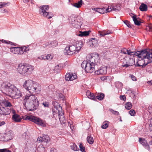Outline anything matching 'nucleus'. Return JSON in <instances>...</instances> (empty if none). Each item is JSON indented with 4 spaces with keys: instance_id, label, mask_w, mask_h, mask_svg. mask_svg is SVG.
<instances>
[{
    "instance_id": "obj_1",
    "label": "nucleus",
    "mask_w": 152,
    "mask_h": 152,
    "mask_svg": "<svg viewBox=\"0 0 152 152\" xmlns=\"http://www.w3.org/2000/svg\"><path fill=\"white\" fill-rule=\"evenodd\" d=\"M34 67L28 64H19L17 69L18 72L24 76H26L31 73L34 70Z\"/></svg>"
},
{
    "instance_id": "obj_2",
    "label": "nucleus",
    "mask_w": 152,
    "mask_h": 152,
    "mask_svg": "<svg viewBox=\"0 0 152 152\" xmlns=\"http://www.w3.org/2000/svg\"><path fill=\"white\" fill-rule=\"evenodd\" d=\"M26 108L29 111H32L37 109L39 105V102L37 98L36 100H32L25 102L23 103Z\"/></svg>"
},
{
    "instance_id": "obj_3",
    "label": "nucleus",
    "mask_w": 152,
    "mask_h": 152,
    "mask_svg": "<svg viewBox=\"0 0 152 152\" xmlns=\"http://www.w3.org/2000/svg\"><path fill=\"white\" fill-rule=\"evenodd\" d=\"M81 66L82 68L84 69L87 72L91 73L95 70V65L94 64L91 62L90 60L89 61H83L81 64Z\"/></svg>"
},
{
    "instance_id": "obj_4",
    "label": "nucleus",
    "mask_w": 152,
    "mask_h": 152,
    "mask_svg": "<svg viewBox=\"0 0 152 152\" xmlns=\"http://www.w3.org/2000/svg\"><path fill=\"white\" fill-rule=\"evenodd\" d=\"M76 50L75 43L73 40L71 42L69 45L65 48L64 51L65 54L71 55L77 54V53L76 52Z\"/></svg>"
},
{
    "instance_id": "obj_5",
    "label": "nucleus",
    "mask_w": 152,
    "mask_h": 152,
    "mask_svg": "<svg viewBox=\"0 0 152 152\" xmlns=\"http://www.w3.org/2000/svg\"><path fill=\"white\" fill-rule=\"evenodd\" d=\"M40 13L41 14L46 17L48 19L51 18L53 16V14L50 12H47L49 8L48 5H44L41 6L40 7Z\"/></svg>"
},
{
    "instance_id": "obj_6",
    "label": "nucleus",
    "mask_w": 152,
    "mask_h": 152,
    "mask_svg": "<svg viewBox=\"0 0 152 152\" xmlns=\"http://www.w3.org/2000/svg\"><path fill=\"white\" fill-rule=\"evenodd\" d=\"M124 59L125 61L122 64V66L127 68L134 64V56H126Z\"/></svg>"
},
{
    "instance_id": "obj_7",
    "label": "nucleus",
    "mask_w": 152,
    "mask_h": 152,
    "mask_svg": "<svg viewBox=\"0 0 152 152\" xmlns=\"http://www.w3.org/2000/svg\"><path fill=\"white\" fill-rule=\"evenodd\" d=\"M70 23L72 26L76 28H79L80 27L81 23L80 21L78 19V18H76L75 15H71L69 18Z\"/></svg>"
},
{
    "instance_id": "obj_8",
    "label": "nucleus",
    "mask_w": 152,
    "mask_h": 152,
    "mask_svg": "<svg viewBox=\"0 0 152 152\" xmlns=\"http://www.w3.org/2000/svg\"><path fill=\"white\" fill-rule=\"evenodd\" d=\"M8 87L9 92L11 94L12 97L18 99L21 96L22 94L20 91L15 87L12 88V86H7Z\"/></svg>"
},
{
    "instance_id": "obj_9",
    "label": "nucleus",
    "mask_w": 152,
    "mask_h": 152,
    "mask_svg": "<svg viewBox=\"0 0 152 152\" xmlns=\"http://www.w3.org/2000/svg\"><path fill=\"white\" fill-rule=\"evenodd\" d=\"M25 144L26 145L25 148L26 152H35L36 150V144L28 140Z\"/></svg>"
},
{
    "instance_id": "obj_10",
    "label": "nucleus",
    "mask_w": 152,
    "mask_h": 152,
    "mask_svg": "<svg viewBox=\"0 0 152 152\" xmlns=\"http://www.w3.org/2000/svg\"><path fill=\"white\" fill-rule=\"evenodd\" d=\"M25 119L31 121L39 125L43 126L45 125L44 121L41 119L34 116H27L26 117Z\"/></svg>"
},
{
    "instance_id": "obj_11",
    "label": "nucleus",
    "mask_w": 152,
    "mask_h": 152,
    "mask_svg": "<svg viewBox=\"0 0 152 152\" xmlns=\"http://www.w3.org/2000/svg\"><path fill=\"white\" fill-rule=\"evenodd\" d=\"M138 57L139 58H141L142 59V61L144 62V63L142 64V65H140L138 64V62H137L136 64H134L135 66H141L143 68L145 67L148 64L152 62V61L151 60V58H148V57H141V55H139L138 54Z\"/></svg>"
},
{
    "instance_id": "obj_12",
    "label": "nucleus",
    "mask_w": 152,
    "mask_h": 152,
    "mask_svg": "<svg viewBox=\"0 0 152 152\" xmlns=\"http://www.w3.org/2000/svg\"><path fill=\"white\" fill-rule=\"evenodd\" d=\"M135 55H141V57H148L152 58V50L148 52L146 50H142L140 51H137L135 53Z\"/></svg>"
},
{
    "instance_id": "obj_13",
    "label": "nucleus",
    "mask_w": 152,
    "mask_h": 152,
    "mask_svg": "<svg viewBox=\"0 0 152 152\" xmlns=\"http://www.w3.org/2000/svg\"><path fill=\"white\" fill-rule=\"evenodd\" d=\"M55 108L57 110L60 121L61 123L64 124L66 122L65 118L64 116V113L62 111V107L59 105L58 107H55Z\"/></svg>"
},
{
    "instance_id": "obj_14",
    "label": "nucleus",
    "mask_w": 152,
    "mask_h": 152,
    "mask_svg": "<svg viewBox=\"0 0 152 152\" xmlns=\"http://www.w3.org/2000/svg\"><path fill=\"white\" fill-rule=\"evenodd\" d=\"M11 108L4 107L2 105L1 107V110L0 114L1 115L6 116V118L10 116V114L11 112Z\"/></svg>"
},
{
    "instance_id": "obj_15",
    "label": "nucleus",
    "mask_w": 152,
    "mask_h": 152,
    "mask_svg": "<svg viewBox=\"0 0 152 152\" xmlns=\"http://www.w3.org/2000/svg\"><path fill=\"white\" fill-rule=\"evenodd\" d=\"M90 61L91 62H93L94 64H95L96 65H97L100 62V59L98 54L92 53L91 56Z\"/></svg>"
},
{
    "instance_id": "obj_16",
    "label": "nucleus",
    "mask_w": 152,
    "mask_h": 152,
    "mask_svg": "<svg viewBox=\"0 0 152 152\" xmlns=\"http://www.w3.org/2000/svg\"><path fill=\"white\" fill-rule=\"evenodd\" d=\"M50 138L49 136L46 135H44L42 137H39L37 139V140L40 142H42L44 145H46V144L49 141Z\"/></svg>"
},
{
    "instance_id": "obj_17",
    "label": "nucleus",
    "mask_w": 152,
    "mask_h": 152,
    "mask_svg": "<svg viewBox=\"0 0 152 152\" xmlns=\"http://www.w3.org/2000/svg\"><path fill=\"white\" fill-rule=\"evenodd\" d=\"M77 77V76L75 74L72 73H67L65 76V78L66 80H73L76 79Z\"/></svg>"
},
{
    "instance_id": "obj_18",
    "label": "nucleus",
    "mask_w": 152,
    "mask_h": 152,
    "mask_svg": "<svg viewBox=\"0 0 152 152\" xmlns=\"http://www.w3.org/2000/svg\"><path fill=\"white\" fill-rule=\"evenodd\" d=\"M139 142L141 144L144 146L146 149L148 151L150 150L149 145L147 141L144 138L141 137L139 138Z\"/></svg>"
},
{
    "instance_id": "obj_19",
    "label": "nucleus",
    "mask_w": 152,
    "mask_h": 152,
    "mask_svg": "<svg viewBox=\"0 0 152 152\" xmlns=\"http://www.w3.org/2000/svg\"><path fill=\"white\" fill-rule=\"evenodd\" d=\"M77 50L76 52L78 53L83 46V43L81 41L74 40Z\"/></svg>"
},
{
    "instance_id": "obj_20",
    "label": "nucleus",
    "mask_w": 152,
    "mask_h": 152,
    "mask_svg": "<svg viewBox=\"0 0 152 152\" xmlns=\"http://www.w3.org/2000/svg\"><path fill=\"white\" fill-rule=\"evenodd\" d=\"M106 72L107 68L105 67H101L95 72V74L97 75L99 74H105L106 73Z\"/></svg>"
},
{
    "instance_id": "obj_21",
    "label": "nucleus",
    "mask_w": 152,
    "mask_h": 152,
    "mask_svg": "<svg viewBox=\"0 0 152 152\" xmlns=\"http://www.w3.org/2000/svg\"><path fill=\"white\" fill-rule=\"evenodd\" d=\"M13 136L12 132L11 130L9 131L3 135V137H4L6 140H7L12 139Z\"/></svg>"
},
{
    "instance_id": "obj_22",
    "label": "nucleus",
    "mask_w": 152,
    "mask_h": 152,
    "mask_svg": "<svg viewBox=\"0 0 152 152\" xmlns=\"http://www.w3.org/2000/svg\"><path fill=\"white\" fill-rule=\"evenodd\" d=\"M39 85V84L36 82L31 80H28L25 81L23 86H33Z\"/></svg>"
},
{
    "instance_id": "obj_23",
    "label": "nucleus",
    "mask_w": 152,
    "mask_h": 152,
    "mask_svg": "<svg viewBox=\"0 0 152 152\" xmlns=\"http://www.w3.org/2000/svg\"><path fill=\"white\" fill-rule=\"evenodd\" d=\"M37 97L34 95H26L25 96V98L24 99L23 103L25 102L31 101L32 100H36Z\"/></svg>"
},
{
    "instance_id": "obj_24",
    "label": "nucleus",
    "mask_w": 152,
    "mask_h": 152,
    "mask_svg": "<svg viewBox=\"0 0 152 152\" xmlns=\"http://www.w3.org/2000/svg\"><path fill=\"white\" fill-rule=\"evenodd\" d=\"M24 88L31 93H33L36 91L37 88L34 86H24Z\"/></svg>"
},
{
    "instance_id": "obj_25",
    "label": "nucleus",
    "mask_w": 152,
    "mask_h": 152,
    "mask_svg": "<svg viewBox=\"0 0 152 152\" xmlns=\"http://www.w3.org/2000/svg\"><path fill=\"white\" fill-rule=\"evenodd\" d=\"M10 49V51L13 53L20 54V48L18 47H11Z\"/></svg>"
},
{
    "instance_id": "obj_26",
    "label": "nucleus",
    "mask_w": 152,
    "mask_h": 152,
    "mask_svg": "<svg viewBox=\"0 0 152 152\" xmlns=\"http://www.w3.org/2000/svg\"><path fill=\"white\" fill-rule=\"evenodd\" d=\"M13 120L16 122H20L21 118L20 115L16 114H14L12 117Z\"/></svg>"
},
{
    "instance_id": "obj_27",
    "label": "nucleus",
    "mask_w": 152,
    "mask_h": 152,
    "mask_svg": "<svg viewBox=\"0 0 152 152\" xmlns=\"http://www.w3.org/2000/svg\"><path fill=\"white\" fill-rule=\"evenodd\" d=\"M133 20L135 24L137 26H140L141 23L140 21L138 20V19H139V18H136V15H134L132 17Z\"/></svg>"
},
{
    "instance_id": "obj_28",
    "label": "nucleus",
    "mask_w": 152,
    "mask_h": 152,
    "mask_svg": "<svg viewBox=\"0 0 152 152\" xmlns=\"http://www.w3.org/2000/svg\"><path fill=\"white\" fill-rule=\"evenodd\" d=\"M91 31H80L79 33L78 34V35L81 37L88 36L89 35L90 32Z\"/></svg>"
},
{
    "instance_id": "obj_29",
    "label": "nucleus",
    "mask_w": 152,
    "mask_h": 152,
    "mask_svg": "<svg viewBox=\"0 0 152 152\" xmlns=\"http://www.w3.org/2000/svg\"><path fill=\"white\" fill-rule=\"evenodd\" d=\"M1 103V105H3V106L4 107L11 108V107H12V105L11 103L8 101L3 102Z\"/></svg>"
},
{
    "instance_id": "obj_30",
    "label": "nucleus",
    "mask_w": 152,
    "mask_h": 152,
    "mask_svg": "<svg viewBox=\"0 0 152 152\" xmlns=\"http://www.w3.org/2000/svg\"><path fill=\"white\" fill-rule=\"evenodd\" d=\"M86 95L89 98L91 99L94 100L96 98L94 94L91 93L89 91H87Z\"/></svg>"
},
{
    "instance_id": "obj_31",
    "label": "nucleus",
    "mask_w": 152,
    "mask_h": 152,
    "mask_svg": "<svg viewBox=\"0 0 152 152\" xmlns=\"http://www.w3.org/2000/svg\"><path fill=\"white\" fill-rule=\"evenodd\" d=\"M62 68L61 64H59L56 66L54 68V72L57 73L59 72L60 70Z\"/></svg>"
},
{
    "instance_id": "obj_32",
    "label": "nucleus",
    "mask_w": 152,
    "mask_h": 152,
    "mask_svg": "<svg viewBox=\"0 0 152 152\" xmlns=\"http://www.w3.org/2000/svg\"><path fill=\"white\" fill-rule=\"evenodd\" d=\"M140 10L142 11H146L148 10V7L147 5L142 3L139 7Z\"/></svg>"
},
{
    "instance_id": "obj_33",
    "label": "nucleus",
    "mask_w": 152,
    "mask_h": 152,
    "mask_svg": "<svg viewBox=\"0 0 152 152\" xmlns=\"http://www.w3.org/2000/svg\"><path fill=\"white\" fill-rule=\"evenodd\" d=\"M104 97V94L101 93H99L96 96V98L99 100H102Z\"/></svg>"
},
{
    "instance_id": "obj_34",
    "label": "nucleus",
    "mask_w": 152,
    "mask_h": 152,
    "mask_svg": "<svg viewBox=\"0 0 152 152\" xmlns=\"http://www.w3.org/2000/svg\"><path fill=\"white\" fill-rule=\"evenodd\" d=\"M37 151L39 152H44L45 149L44 145H41L39 146L37 149Z\"/></svg>"
},
{
    "instance_id": "obj_35",
    "label": "nucleus",
    "mask_w": 152,
    "mask_h": 152,
    "mask_svg": "<svg viewBox=\"0 0 152 152\" xmlns=\"http://www.w3.org/2000/svg\"><path fill=\"white\" fill-rule=\"evenodd\" d=\"M89 43L90 44H92V46L96 45L97 44V41L95 38H92L89 40Z\"/></svg>"
},
{
    "instance_id": "obj_36",
    "label": "nucleus",
    "mask_w": 152,
    "mask_h": 152,
    "mask_svg": "<svg viewBox=\"0 0 152 152\" xmlns=\"http://www.w3.org/2000/svg\"><path fill=\"white\" fill-rule=\"evenodd\" d=\"M82 0H80L78 1L77 2L75 3L74 4L73 6L77 8L80 7L82 5Z\"/></svg>"
},
{
    "instance_id": "obj_37",
    "label": "nucleus",
    "mask_w": 152,
    "mask_h": 152,
    "mask_svg": "<svg viewBox=\"0 0 152 152\" xmlns=\"http://www.w3.org/2000/svg\"><path fill=\"white\" fill-rule=\"evenodd\" d=\"M86 139L87 142L90 144H92L94 142L93 137L91 136H88Z\"/></svg>"
},
{
    "instance_id": "obj_38",
    "label": "nucleus",
    "mask_w": 152,
    "mask_h": 152,
    "mask_svg": "<svg viewBox=\"0 0 152 152\" xmlns=\"http://www.w3.org/2000/svg\"><path fill=\"white\" fill-rule=\"evenodd\" d=\"M108 121H107L104 122L101 126L102 128L104 129H106L108 127Z\"/></svg>"
},
{
    "instance_id": "obj_39",
    "label": "nucleus",
    "mask_w": 152,
    "mask_h": 152,
    "mask_svg": "<svg viewBox=\"0 0 152 152\" xmlns=\"http://www.w3.org/2000/svg\"><path fill=\"white\" fill-rule=\"evenodd\" d=\"M58 44V42L56 40H54L50 42V45L51 48L56 47Z\"/></svg>"
},
{
    "instance_id": "obj_40",
    "label": "nucleus",
    "mask_w": 152,
    "mask_h": 152,
    "mask_svg": "<svg viewBox=\"0 0 152 152\" xmlns=\"http://www.w3.org/2000/svg\"><path fill=\"white\" fill-rule=\"evenodd\" d=\"M132 107V104L131 102H128L125 104V107L128 110L130 109Z\"/></svg>"
},
{
    "instance_id": "obj_41",
    "label": "nucleus",
    "mask_w": 152,
    "mask_h": 152,
    "mask_svg": "<svg viewBox=\"0 0 152 152\" xmlns=\"http://www.w3.org/2000/svg\"><path fill=\"white\" fill-rule=\"evenodd\" d=\"M20 54H23L25 52H26L27 51L26 49H27V48L26 47H21L20 48Z\"/></svg>"
},
{
    "instance_id": "obj_42",
    "label": "nucleus",
    "mask_w": 152,
    "mask_h": 152,
    "mask_svg": "<svg viewBox=\"0 0 152 152\" xmlns=\"http://www.w3.org/2000/svg\"><path fill=\"white\" fill-rule=\"evenodd\" d=\"M42 46L44 48H51L50 45V42H49L43 44Z\"/></svg>"
},
{
    "instance_id": "obj_43",
    "label": "nucleus",
    "mask_w": 152,
    "mask_h": 152,
    "mask_svg": "<svg viewBox=\"0 0 152 152\" xmlns=\"http://www.w3.org/2000/svg\"><path fill=\"white\" fill-rule=\"evenodd\" d=\"M70 147L71 149L74 151L79 150V148L77 147V145L75 143H73V145H71Z\"/></svg>"
},
{
    "instance_id": "obj_44",
    "label": "nucleus",
    "mask_w": 152,
    "mask_h": 152,
    "mask_svg": "<svg viewBox=\"0 0 152 152\" xmlns=\"http://www.w3.org/2000/svg\"><path fill=\"white\" fill-rule=\"evenodd\" d=\"M105 8L103 7L102 8H98L97 12L100 14H103L105 13Z\"/></svg>"
},
{
    "instance_id": "obj_45",
    "label": "nucleus",
    "mask_w": 152,
    "mask_h": 152,
    "mask_svg": "<svg viewBox=\"0 0 152 152\" xmlns=\"http://www.w3.org/2000/svg\"><path fill=\"white\" fill-rule=\"evenodd\" d=\"M79 148L80 150L82 152H86L85 151V147L83 146L82 143H80L79 145Z\"/></svg>"
},
{
    "instance_id": "obj_46",
    "label": "nucleus",
    "mask_w": 152,
    "mask_h": 152,
    "mask_svg": "<svg viewBox=\"0 0 152 152\" xmlns=\"http://www.w3.org/2000/svg\"><path fill=\"white\" fill-rule=\"evenodd\" d=\"M124 23L129 28H131L132 26L130 22L127 20H125L123 21Z\"/></svg>"
},
{
    "instance_id": "obj_47",
    "label": "nucleus",
    "mask_w": 152,
    "mask_h": 152,
    "mask_svg": "<svg viewBox=\"0 0 152 152\" xmlns=\"http://www.w3.org/2000/svg\"><path fill=\"white\" fill-rule=\"evenodd\" d=\"M99 33L101 37H103L109 34L107 32H106L105 31H99Z\"/></svg>"
},
{
    "instance_id": "obj_48",
    "label": "nucleus",
    "mask_w": 152,
    "mask_h": 152,
    "mask_svg": "<svg viewBox=\"0 0 152 152\" xmlns=\"http://www.w3.org/2000/svg\"><path fill=\"white\" fill-rule=\"evenodd\" d=\"M109 110L113 114H114L116 115H118L119 114V113L118 111H114V110L111 109H109Z\"/></svg>"
},
{
    "instance_id": "obj_49",
    "label": "nucleus",
    "mask_w": 152,
    "mask_h": 152,
    "mask_svg": "<svg viewBox=\"0 0 152 152\" xmlns=\"http://www.w3.org/2000/svg\"><path fill=\"white\" fill-rule=\"evenodd\" d=\"M0 152H11V151L7 148L0 149Z\"/></svg>"
},
{
    "instance_id": "obj_50",
    "label": "nucleus",
    "mask_w": 152,
    "mask_h": 152,
    "mask_svg": "<svg viewBox=\"0 0 152 152\" xmlns=\"http://www.w3.org/2000/svg\"><path fill=\"white\" fill-rule=\"evenodd\" d=\"M112 11H113V8H112L111 7L109 8V6L107 8H105V13H107L108 12H110Z\"/></svg>"
},
{
    "instance_id": "obj_51",
    "label": "nucleus",
    "mask_w": 152,
    "mask_h": 152,
    "mask_svg": "<svg viewBox=\"0 0 152 152\" xmlns=\"http://www.w3.org/2000/svg\"><path fill=\"white\" fill-rule=\"evenodd\" d=\"M129 114L131 116H134L135 114V112L133 110H131L129 111Z\"/></svg>"
},
{
    "instance_id": "obj_52",
    "label": "nucleus",
    "mask_w": 152,
    "mask_h": 152,
    "mask_svg": "<svg viewBox=\"0 0 152 152\" xmlns=\"http://www.w3.org/2000/svg\"><path fill=\"white\" fill-rule=\"evenodd\" d=\"M0 41H1L2 43H6V44H11V43L12 42H11L6 41L4 39H2L1 40H0Z\"/></svg>"
},
{
    "instance_id": "obj_53",
    "label": "nucleus",
    "mask_w": 152,
    "mask_h": 152,
    "mask_svg": "<svg viewBox=\"0 0 152 152\" xmlns=\"http://www.w3.org/2000/svg\"><path fill=\"white\" fill-rule=\"evenodd\" d=\"M38 58L40 59L41 60H46L47 58V55H44L40 57H38Z\"/></svg>"
},
{
    "instance_id": "obj_54",
    "label": "nucleus",
    "mask_w": 152,
    "mask_h": 152,
    "mask_svg": "<svg viewBox=\"0 0 152 152\" xmlns=\"http://www.w3.org/2000/svg\"><path fill=\"white\" fill-rule=\"evenodd\" d=\"M1 86H12V84L8 82H3Z\"/></svg>"
},
{
    "instance_id": "obj_55",
    "label": "nucleus",
    "mask_w": 152,
    "mask_h": 152,
    "mask_svg": "<svg viewBox=\"0 0 152 152\" xmlns=\"http://www.w3.org/2000/svg\"><path fill=\"white\" fill-rule=\"evenodd\" d=\"M113 10L114 11H119L120 10V8L119 7H113Z\"/></svg>"
},
{
    "instance_id": "obj_56",
    "label": "nucleus",
    "mask_w": 152,
    "mask_h": 152,
    "mask_svg": "<svg viewBox=\"0 0 152 152\" xmlns=\"http://www.w3.org/2000/svg\"><path fill=\"white\" fill-rule=\"evenodd\" d=\"M47 60H51L52 58V56H51L50 54H48V55H47Z\"/></svg>"
},
{
    "instance_id": "obj_57",
    "label": "nucleus",
    "mask_w": 152,
    "mask_h": 152,
    "mask_svg": "<svg viewBox=\"0 0 152 152\" xmlns=\"http://www.w3.org/2000/svg\"><path fill=\"white\" fill-rule=\"evenodd\" d=\"M1 8L4 7H5L6 5L7 4V3H6L5 2H1Z\"/></svg>"
},
{
    "instance_id": "obj_58",
    "label": "nucleus",
    "mask_w": 152,
    "mask_h": 152,
    "mask_svg": "<svg viewBox=\"0 0 152 152\" xmlns=\"http://www.w3.org/2000/svg\"><path fill=\"white\" fill-rule=\"evenodd\" d=\"M120 98L121 100H123L124 101H125L126 99V97L124 95H120Z\"/></svg>"
},
{
    "instance_id": "obj_59",
    "label": "nucleus",
    "mask_w": 152,
    "mask_h": 152,
    "mask_svg": "<svg viewBox=\"0 0 152 152\" xmlns=\"http://www.w3.org/2000/svg\"><path fill=\"white\" fill-rule=\"evenodd\" d=\"M127 50L125 48H124L122 49L121 50V53L126 54V51Z\"/></svg>"
},
{
    "instance_id": "obj_60",
    "label": "nucleus",
    "mask_w": 152,
    "mask_h": 152,
    "mask_svg": "<svg viewBox=\"0 0 152 152\" xmlns=\"http://www.w3.org/2000/svg\"><path fill=\"white\" fill-rule=\"evenodd\" d=\"M146 29L149 31H152V26H147Z\"/></svg>"
},
{
    "instance_id": "obj_61",
    "label": "nucleus",
    "mask_w": 152,
    "mask_h": 152,
    "mask_svg": "<svg viewBox=\"0 0 152 152\" xmlns=\"http://www.w3.org/2000/svg\"><path fill=\"white\" fill-rule=\"evenodd\" d=\"M115 84L116 86H122V83L120 82H116L115 83Z\"/></svg>"
},
{
    "instance_id": "obj_62",
    "label": "nucleus",
    "mask_w": 152,
    "mask_h": 152,
    "mask_svg": "<svg viewBox=\"0 0 152 152\" xmlns=\"http://www.w3.org/2000/svg\"><path fill=\"white\" fill-rule=\"evenodd\" d=\"M127 53V54L129 55H130V56H132V53H134V52H131L130 50H127L126 53Z\"/></svg>"
},
{
    "instance_id": "obj_63",
    "label": "nucleus",
    "mask_w": 152,
    "mask_h": 152,
    "mask_svg": "<svg viewBox=\"0 0 152 152\" xmlns=\"http://www.w3.org/2000/svg\"><path fill=\"white\" fill-rule=\"evenodd\" d=\"M23 138H24L25 139H26V138H27L28 137V136H27V134H26V133H24L23 135Z\"/></svg>"
},
{
    "instance_id": "obj_64",
    "label": "nucleus",
    "mask_w": 152,
    "mask_h": 152,
    "mask_svg": "<svg viewBox=\"0 0 152 152\" xmlns=\"http://www.w3.org/2000/svg\"><path fill=\"white\" fill-rule=\"evenodd\" d=\"M59 98L62 99L64 98V96L62 94H60L59 95Z\"/></svg>"
}]
</instances>
